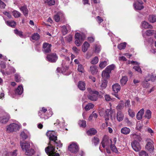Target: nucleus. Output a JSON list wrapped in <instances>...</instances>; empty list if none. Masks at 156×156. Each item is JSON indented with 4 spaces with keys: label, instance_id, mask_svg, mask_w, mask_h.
<instances>
[{
    "label": "nucleus",
    "instance_id": "412c9836",
    "mask_svg": "<svg viewBox=\"0 0 156 156\" xmlns=\"http://www.w3.org/2000/svg\"><path fill=\"white\" fill-rule=\"evenodd\" d=\"M120 85L118 83H116L113 85L112 89L115 93H117L120 90Z\"/></svg>",
    "mask_w": 156,
    "mask_h": 156
},
{
    "label": "nucleus",
    "instance_id": "a18cd8bd",
    "mask_svg": "<svg viewBox=\"0 0 156 156\" xmlns=\"http://www.w3.org/2000/svg\"><path fill=\"white\" fill-rule=\"evenodd\" d=\"M14 32L16 34L20 37H22L23 36V32L21 31H19L16 29L14 30Z\"/></svg>",
    "mask_w": 156,
    "mask_h": 156
},
{
    "label": "nucleus",
    "instance_id": "423d86ee",
    "mask_svg": "<svg viewBox=\"0 0 156 156\" xmlns=\"http://www.w3.org/2000/svg\"><path fill=\"white\" fill-rule=\"evenodd\" d=\"M75 37L76 44L77 46H80L85 38V35L83 34H80L77 33L75 34Z\"/></svg>",
    "mask_w": 156,
    "mask_h": 156
},
{
    "label": "nucleus",
    "instance_id": "774afa93",
    "mask_svg": "<svg viewBox=\"0 0 156 156\" xmlns=\"http://www.w3.org/2000/svg\"><path fill=\"white\" fill-rule=\"evenodd\" d=\"M125 121L128 125H131L132 124V122L129 120L127 118H125Z\"/></svg>",
    "mask_w": 156,
    "mask_h": 156
},
{
    "label": "nucleus",
    "instance_id": "37998d69",
    "mask_svg": "<svg viewBox=\"0 0 156 156\" xmlns=\"http://www.w3.org/2000/svg\"><path fill=\"white\" fill-rule=\"evenodd\" d=\"M126 43L125 42L121 43L118 45V48L119 49L122 50L124 49L126 47Z\"/></svg>",
    "mask_w": 156,
    "mask_h": 156
},
{
    "label": "nucleus",
    "instance_id": "0e129e2a",
    "mask_svg": "<svg viewBox=\"0 0 156 156\" xmlns=\"http://www.w3.org/2000/svg\"><path fill=\"white\" fill-rule=\"evenodd\" d=\"M3 13L6 16L9 18H11L12 17L11 15L9 12H3Z\"/></svg>",
    "mask_w": 156,
    "mask_h": 156
},
{
    "label": "nucleus",
    "instance_id": "bb28decb",
    "mask_svg": "<svg viewBox=\"0 0 156 156\" xmlns=\"http://www.w3.org/2000/svg\"><path fill=\"white\" fill-rule=\"evenodd\" d=\"M90 46V44L87 41H85L82 46V50L83 52L86 51Z\"/></svg>",
    "mask_w": 156,
    "mask_h": 156
},
{
    "label": "nucleus",
    "instance_id": "4c0bfd02",
    "mask_svg": "<svg viewBox=\"0 0 156 156\" xmlns=\"http://www.w3.org/2000/svg\"><path fill=\"white\" fill-rule=\"evenodd\" d=\"M108 61V60L100 62L99 65V67L101 69L105 67L107 65Z\"/></svg>",
    "mask_w": 156,
    "mask_h": 156
},
{
    "label": "nucleus",
    "instance_id": "6e6d98bb",
    "mask_svg": "<svg viewBox=\"0 0 156 156\" xmlns=\"http://www.w3.org/2000/svg\"><path fill=\"white\" fill-rule=\"evenodd\" d=\"M140 156H148V154L145 151H142L139 152Z\"/></svg>",
    "mask_w": 156,
    "mask_h": 156
},
{
    "label": "nucleus",
    "instance_id": "69168bd1",
    "mask_svg": "<svg viewBox=\"0 0 156 156\" xmlns=\"http://www.w3.org/2000/svg\"><path fill=\"white\" fill-rule=\"evenodd\" d=\"M17 150H15L11 153V156H16L17 155Z\"/></svg>",
    "mask_w": 156,
    "mask_h": 156
},
{
    "label": "nucleus",
    "instance_id": "b1692460",
    "mask_svg": "<svg viewBox=\"0 0 156 156\" xmlns=\"http://www.w3.org/2000/svg\"><path fill=\"white\" fill-rule=\"evenodd\" d=\"M25 154L27 156H32L33 155L34 153V151L33 149L31 148H28L25 151Z\"/></svg>",
    "mask_w": 156,
    "mask_h": 156
},
{
    "label": "nucleus",
    "instance_id": "7ed1b4c3",
    "mask_svg": "<svg viewBox=\"0 0 156 156\" xmlns=\"http://www.w3.org/2000/svg\"><path fill=\"white\" fill-rule=\"evenodd\" d=\"M87 90L89 93L87 96L88 99L93 101H97L98 99L99 92L95 90H93L90 88H88Z\"/></svg>",
    "mask_w": 156,
    "mask_h": 156
},
{
    "label": "nucleus",
    "instance_id": "2f4dec72",
    "mask_svg": "<svg viewBox=\"0 0 156 156\" xmlns=\"http://www.w3.org/2000/svg\"><path fill=\"white\" fill-rule=\"evenodd\" d=\"M110 73L106 71L105 69L102 72V76L103 78H108L109 77Z\"/></svg>",
    "mask_w": 156,
    "mask_h": 156
},
{
    "label": "nucleus",
    "instance_id": "20e7f679",
    "mask_svg": "<svg viewBox=\"0 0 156 156\" xmlns=\"http://www.w3.org/2000/svg\"><path fill=\"white\" fill-rule=\"evenodd\" d=\"M52 114V112L51 111L49 110L48 111L47 109L44 107L41 108L38 112V115L41 118L44 119H48Z\"/></svg>",
    "mask_w": 156,
    "mask_h": 156
},
{
    "label": "nucleus",
    "instance_id": "e2e57ef3",
    "mask_svg": "<svg viewBox=\"0 0 156 156\" xmlns=\"http://www.w3.org/2000/svg\"><path fill=\"white\" fill-rule=\"evenodd\" d=\"M5 5V4L1 0H0V8L1 9H4Z\"/></svg>",
    "mask_w": 156,
    "mask_h": 156
},
{
    "label": "nucleus",
    "instance_id": "c03bdc74",
    "mask_svg": "<svg viewBox=\"0 0 156 156\" xmlns=\"http://www.w3.org/2000/svg\"><path fill=\"white\" fill-rule=\"evenodd\" d=\"M98 58L95 56L91 60V63L93 64H96L98 63Z\"/></svg>",
    "mask_w": 156,
    "mask_h": 156
},
{
    "label": "nucleus",
    "instance_id": "473e14b6",
    "mask_svg": "<svg viewBox=\"0 0 156 156\" xmlns=\"http://www.w3.org/2000/svg\"><path fill=\"white\" fill-rule=\"evenodd\" d=\"M149 21L151 23H154L156 21V16L154 15L149 16L148 19Z\"/></svg>",
    "mask_w": 156,
    "mask_h": 156
},
{
    "label": "nucleus",
    "instance_id": "f8f14e48",
    "mask_svg": "<svg viewBox=\"0 0 156 156\" xmlns=\"http://www.w3.org/2000/svg\"><path fill=\"white\" fill-rule=\"evenodd\" d=\"M51 45L47 43H44L43 44V51L44 53H48L51 51Z\"/></svg>",
    "mask_w": 156,
    "mask_h": 156
},
{
    "label": "nucleus",
    "instance_id": "393cba45",
    "mask_svg": "<svg viewBox=\"0 0 156 156\" xmlns=\"http://www.w3.org/2000/svg\"><path fill=\"white\" fill-rule=\"evenodd\" d=\"M20 10L23 12L24 15L27 16L28 14V11L27 6H22L20 8Z\"/></svg>",
    "mask_w": 156,
    "mask_h": 156
},
{
    "label": "nucleus",
    "instance_id": "f3484780",
    "mask_svg": "<svg viewBox=\"0 0 156 156\" xmlns=\"http://www.w3.org/2000/svg\"><path fill=\"white\" fill-rule=\"evenodd\" d=\"M64 17V14L61 12H58L54 16V19L56 22L59 21L60 19H62Z\"/></svg>",
    "mask_w": 156,
    "mask_h": 156
},
{
    "label": "nucleus",
    "instance_id": "72a5a7b5",
    "mask_svg": "<svg viewBox=\"0 0 156 156\" xmlns=\"http://www.w3.org/2000/svg\"><path fill=\"white\" fill-rule=\"evenodd\" d=\"M94 105L93 104L89 103L84 108L86 111H88L93 108Z\"/></svg>",
    "mask_w": 156,
    "mask_h": 156
},
{
    "label": "nucleus",
    "instance_id": "c9c22d12",
    "mask_svg": "<svg viewBox=\"0 0 156 156\" xmlns=\"http://www.w3.org/2000/svg\"><path fill=\"white\" fill-rule=\"evenodd\" d=\"M155 33V31L153 30H147L145 32L146 35L148 36L153 35Z\"/></svg>",
    "mask_w": 156,
    "mask_h": 156
},
{
    "label": "nucleus",
    "instance_id": "5fc2aeb1",
    "mask_svg": "<svg viewBox=\"0 0 156 156\" xmlns=\"http://www.w3.org/2000/svg\"><path fill=\"white\" fill-rule=\"evenodd\" d=\"M124 107L123 103H120L116 107V109L117 110H120L123 109Z\"/></svg>",
    "mask_w": 156,
    "mask_h": 156
},
{
    "label": "nucleus",
    "instance_id": "f704fd0d",
    "mask_svg": "<svg viewBox=\"0 0 156 156\" xmlns=\"http://www.w3.org/2000/svg\"><path fill=\"white\" fill-rule=\"evenodd\" d=\"M40 35L37 33H34L31 36L32 39L35 41L38 40L40 38Z\"/></svg>",
    "mask_w": 156,
    "mask_h": 156
},
{
    "label": "nucleus",
    "instance_id": "cd10ccee",
    "mask_svg": "<svg viewBox=\"0 0 156 156\" xmlns=\"http://www.w3.org/2000/svg\"><path fill=\"white\" fill-rule=\"evenodd\" d=\"M130 129L126 127H124L122 128L121 130V133L127 135L130 132Z\"/></svg>",
    "mask_w": 156,
    "mask_h": 156
},
{
    "label": "nucleus",
    "instance_id": "9b49d317",
    "mask_svg": "<svg viewBox=\"0 0 156 156\" xmlns=\"http://www.w3.org/2000/svg\"><path fill=\"white\" fill-rule=\"evenodd\" d=\"M131 146L133 149L136 151H138L141 149L139 143L136 140L132 142Z\"/></svg>",
    "mask_w": 156,
    "mask_h": 156
},
{
    "label": "nucleus",
    "instance_id": "ddd939ff",
    "mask_svg": "<svg viewBox=\"0 0 156 156\" xmlns=\"http://www.w3.org/2000/svg\"><path fill=\"white\" fill-rule=\"evenodd\" d=\"M29 135V132L26 129L21 131L20 134V137L23 140L27 139Z\"/></svg>",
    "mask_w": 156,
    "mask_h": 156
},
{
    "label": "nucleus",
    "instance_id": "1a4fd4ad",
    "mask_svg": "<svg viewBox=\"0 0 156 156\" xmlns=\"http://www.w3.org/2000/svg\"><path fill=\"white\" fill-rule=\"evenodd\" d=\"M10 119L9 115L7 113L4 112L0 117V122L2 124H6Z\"/></svg>",
    "mask_w": 156,
    "mask_h": 156
},
{
    "label": "nucleus",
    "instance_id": "6e6552de",
    "mask_svg": "<svg viewBox=\"0 0 156 156\" xmlns=\"http://www.w3.org/2000/svg\"><path fill=\"white\" fill-rule=\"evenodd\" d=\"M46 58V60L49 62H55L57 60L58 57L55 53H53L48 54L47 55Z\"/></svg>",
    "mask_w": 156,
    "mask_h": 156
},
{
    "label": "nucleus",
    "instance_id": "aec40b11",
    "mask_svg": "<svg viewBox=\"0 0 156 156\" xmlns=\"http://www.w3.org/2000/svg\"><path fill=\"white\" fill-rule=\"evenodd\" d=\"M85 83L82 81H79L78 84V88L81 90H84L85 89Z\"/></svg>",
    "mask_w": 156,
    "mask_h": 156
},
{
    "label": "nucleus",
    "instance_id": "a878e982",
    "mask_svg": "<svg viewBox=\"0 0 156 156\" xmlns=\"http://www.w3.org/2000/svg\"><path fill=\"white\" fill-rule=\"evenodd\" d=\"M90 71L93 75L96 74L98 71L97 67L95 66H91L90 67Z\"/></svg>",
    "mask_w": 156,
    "mask_h": 156
},
{
    "label": "nucleus",
    "instance_id": "8fccbe9b",
    "mask_svg": "<svg viewBox=\"0 0 156 156\" xmlns=\"http://www.w3.org/2000/svg\"><path fill=\"white\" fill-rule=\"evenodd\" d=\"M137 72L140 73H142V71L140 67L138 66H134L133 68Z\"/></svg>",
    "mask_w": 156,
    "mask_h": 156
},
{
    "label": "nucleus",
    "instance_id": "79ce46f5",
    "mask_svg": "<svg viewBox=\"0 0 156 156\" xmlns=\"http://www.w3.org/2000/svg\"><path fill=\"white\" fill-rule=\"evenodd\" d=\"M107 81L106 80H103L102 81L101 84V87L102 89L105 88L107 84Z\"/></svg>",
    "mask_w": 156,
    "mask_h": 156
},
{
    "label": "nucleus",
    "instance_id": "2eb2a0df",
    "mask_svg": "<svg viewBox=\"0 0 156 156\" xmlns=\"http://www.w3.org/2000/svg\"><path fill=\"white\" fill-rule=\"evenodd\" d=\"M145 148L151 153H152L154 149L153 144L150 142H147Z\"/></svg>",
    "mask_w": 156,
    "mask_h": 156
},
{
    "label": "nucleus",
    "instance_id": "4d7b16f0",
    "mask_svg": "<svg viewBox=\"0 0 156 156\" xmlns=\"http://www.w3.org/2000/svg\"><path fill=\"white\" fill-rule=\"evenodd\" d=\"M80 124V126L83 127H85L86 126V121H80L79 122Z\"/></svg>",
    "mask_w": 156,
    "mask_h": 156
},
{
    "label": "nucleus",
    "instance_id": "9d476101",
    "mask_svg": "<svg viewBox=\"0 0 156 156\" xmlns=\"http://www.w3.org/2000/svg\"><path fill=\"white\" fill-rule=\"evenodd\" d=\"M142 1L137 0L133 4V6L136 10H141L144 8Z\"/></svg>",
    "mask_w": 156,
    "mask_h": 156
},
{
    "label": "nucleus",
    "instance_id": "052dcab7",
    "mask_svg": "<svg viewBox=\"0 0 156 156\" xmlns=\"http://www.w3.org/2000/svg\"><path fill=\"white\" fill-rule=\"evenodd\" d=\"M100 47L96 45L95 46V53H99L100 51Z\"/></svg>",
    "mask_w": 156,
    "mask_h": 156
},
{
    "label": "nucleus",
    "instance_id": "13d9d810",
    "mask_svg": "<svg viewBox=\"0 0 156 156\" xmlns=\"http://www.w3.org/2000/svg\"><path fill=\"white\" fill-rule=\"evenodd\" d=\"M105 98L107 101H109L113 100L110 96L108 94H106L105 96Z\"/></svg>",
    "mask_w": 156,
    "mask_h": 156
},
{
    "label": "nucleus",
    "instance_id": "c85d7f7f",
    "mask_svg": "<svg viewBox=\"0 0 156 156\" xmlns=\"http://www.w3.org/2000/svg\"><path fill=\"white\" fill-rule=\"evenodd\" d=\"M97 133V130L94 128L90 129L87 132V133L88 136L94 135Z\"/></svg>",
    "mask_w": 156,
    "mask_h": 156
},
{
    "label": "nucleus",
    "instance_id": "de8ad7c7",
    "mask_svg": "<svg viewBox=\"0 0 156 156\" xmlns=\"http://www.w3.org/2000/svg\"><path fill=\"white\" fill-rule=\"evenodd\" d=\"M13 13L14 16L16 18L20 17L21 15V14L19 12L16 10L13 11Z\"/></svg>",
    "mask_w": 156,
    "mask_h": 156
},
{
    "label": "nucleus",
    "instance_id": "f257e3e1",
    "mask_svg": "<svg viewBox=\"0 0 156 156\" xmlns=\"http://www.w3.org/2000/svg\"><path fill=\"white\" fill-rule=\"evenodd\" d=\"M47 135L50 140L48 144V146L45 148V150L48 156H59L58 153H56L55 152V147L53 145H55L57 147H61L62 146V144L60 140H58L57 135L55 132L53 131H49L47 133ZM58 149V148L57 147Z\"/></svg>",
    "mask_w": 156,
    "mask_h": 156
},
{
    "label": "nucleus",
    "instance_id": "603ef678",
    "mask_svg": "<svg viewBox=\"0 0 156 156\" xmlns=\"http://www.w3.org/2000/svg\"><path fill=\"white\" fill-rule=\"evenodd\" d=\"M15 80L16 82H19L21 81L20 76L18 74H16L15 75Z\"/></svg>",
    "mask_w": 156,
    "mask_h": 156
},
{
    "label": "nucleus",
    "instance_id": "6ab92c4d",
    "mask_svg": "<svg viewBox=\"0 0 156 156\" xmlns=\"http://www.w3.org/2000/svg\"><path fill=\"white\" fill-rule=\"evenodd\" d=\"M23 90V86L20 85L19 86L15 89V92L16 94L20 95L22 94Z\"/></svg>",
    "mask_w": 156,
    "mask_h": 156
},
{
    "label": "nucleus",
    "instance_id": "864d4df0",
    "mask_svg": "<svg viewBox=\"0 0 156 156\" xmlns=\"http://www.w3.org/2000/svg\"><path fill=\"white\" fill-rule=\"evenodd\" d=\"M62 30L63 35H65L67 33V30L66 27L65 26H64L62 27Z\"/></svg>",
    "mask_w": 156,
    "mask_h": 156
},
{
    "label": "nucleus",
    "instance_id": "58836bf2",
    "mask_svg": "<svg viewBox=\"0 0 156 156\" xmlns=\"http://www.w3.org/2000/svg\"><path fill=\"white\" fill-rule=\"evenodd\" d=\"M115 67V66L114 65L112 64L108 66L105 69L106 70V71L110 73L111 71L114 69Z\"/></svg>",
    "mask_w": 156,
    "mask_h": 156
},
{
    "label": "nucleus",
    "instance_id": "0eeeda50",
    "mask_svg": "<svg viewBox=\"0 0 156 156\" xmlns=\"http://www.w3.org/2000/svg\"><path fill=\"white\" fill-rule=\"evenodd\" d=\"M79 150V146L76 143L72 142L69 145V151L72 153L76 154Z\"/></svg>",
    "mask_w": 156,
    "mask_h": 156
},
{
    "label": "nucleus",
    "instance_id": "680f3d73",
    "mask_svg": "<svg viewBox=\"0 0 156 156\" xmlns=\"http://www.w3.org/2000/svg\"><path fill=\"white\" fill-rule=\"evenodd\" d=\"M143 127L142 124L140 123H138L136 125V128L139 130H140Z\"/></svg>",
    "mask_w": 156,
    "mask_h": 156
},
{
    "label": "nucleus",
    "instance_id": "4be33fe9",
    "mask_svg": "<svg viewBox=\"0 0 156 156\" xmlns=\"http://www.w3.org/2000/svg\"><path fill=\"white\" fill-rule=\"evenodd\" d=\"M144 113V110L143 108L140 110L136 114V117L138 120H140L142 119V116Z\"/></svg>",
    "mask_w": 156,
    "mask_h": 156
},
{
    "label": "nucleus",
    "instance_id": "09e8293b",
    "mask_svg": "<svg viewBox=\"0 0 156 156\" xmlns=\"http://www.w3.org/2000/svg\"><path fill=\"white\" fill-rule=\"evenodd\" d=\"M128 114L129 116L133 118L135 116V113L130 108H129L128 111Z\"/></svg>",
    "mask_w": 156,
    "mask_h": 156
},
{
    "label": "nucleus",
    "instance_id": "5701e85b",
    "mask_svg": "<svg viewBox=\"0 0 156 156\" xmlns=\"http://www.w3.org/2000/svg\"><path fill=\"white\" fill-rule=\"evenodd\" d=\"M142 27L145 29L150 28L152 29L153 28V26L149 24L147 22L144 21L142 23Z\"/></svg>",
    "mask_w": 156,
    "mask_h": 156
},
{
    "label": "nucleus",
    "instance_id": "a211bd4d",
    "mask_svg": "<svg viewBox=\"0 0 156 156\" xmlns=\"http://www.w3.org/2000/svg\"><path fill=\"white\" fill-rule=\"evenodd\" d=\"M124 117V115L121 112L119 111L117 112L116 119L118 121L121 122L123 120Z\"/></svg>",
    "mask_w": 156,
    "mask_h": 156
},
{
    "label": "nucleus",
    "instance_id": "dca6fc26",
    "mask_svg": "<svg viewBox=\"0 0 156 156\" xmlns=\"http://www.w3.org/2000/svg\"><path fill=\"white\" fill-rule=\"evenodd\" d=\"M111 110L109 109H107L105 110V113L104 115V117L105 120L106 121V124H107V121L109 120L110 117H112V115H111Z\"/></svg>",
    "mask_w": 156,
    "mask_h": 156
},
{
    "label": "nucleus",
    "instance_id": "c756f323",
    "mask_svg": "<svg viewBox=\"0 0 156 156\" xmlns=\"http://www.w3.org/2000/svg\"><path fill=\"white\" fill-rule=\"evenodd\" d=\"M151 116V112L149 110H147L145 112L144 117L149 119Z\"/></svg>",
    "mask_w": 156,
    "mask_h": 156
},
{
    "label": "nucleus",
    "instance_id": "f03ea898",
    "mask_svg": "<svg viewBox=\"0 0 156 156\" xmlns=\"http://www.w3.org/2000/svg\"><path fill=\"white\" fill-rule=\"evenodd\" d=\"M62 56L65 58V60H63L62 68L60 69L59 68H58L57 71L58 73H62L64 75H67L68 73V57L65 58L64 55H62Z\"/></svg>",
    "mask_w": 156,
    "mask_h": 156
},
{
    "label": "nucleus",
    "instance_id": "e433bc0d",
    "mask_svg": "<svg viewBox=\"0 0 156 156\" xmlns=\"http://www.w3.org/2000/svg\"><path fill=\"white\" fill-rule=\"evenodd\" d=\"M92 142L96 146L97 145L99 142V138L96 137H94L92 140Z\"/></svg>",
    "mask_w": 156,
    "mask_h": 156
},
{
    "label": "nucleus",
    "instance_id": "3c124183",
    "mask_svg": "<svg viewBox=\"0 0 156 156\" xmlns=\"http://www.w3.org/2000/svg\"><path fill=\"white\" fill-rule=\"evenodd\" d=\"M78 70L81 73H83L84 71V68L82 65H79L78 66Z\"/></svg>",
    "mask_w": 156,
    "mask_h": 156
},
{
    "label": "nucleus",
    "instance_id": "bf43d9fd",
    "mask_svg": "<svg viewBox=\"0 0 156 156\" xmlns=\"http://www.w3.org/2000/svg\"><path fill=\"white\" fill-rule=\"evenodd\" d=\"M110 148L113 151L116 152L117 151L116 147L114 144H111L110 145Z\"/></svg>",
    "mask_w": 156,
    "mask_h": 156
},
{
    "label": "nucleus",
    "instance_id": "39448f33",
    "mask_svg": "<svg viewBox=\"0 0 156 156\" xmlns=\"http://www.w3.org/2000/svg\"><path fill=\"white\" fill-rule=\"evenodd\" d=\"M19 124L15 123H12L7 125L6 127V131L8 133H12L20 129Z\"/></svg>",
    "mask_w": 156,
    "mask_h": 156
},
{
    "label": "nucleus",
    "instance_id": "4468645a",
    "mask_svg": "<svg viewBox=\"0 0 156 156\" xmlns=\"http://www.w3.org/2000/svg\"><path fill=\"white\" fill-rule=\"evenodd\" d=\"M20 145L22 150L25 151L26 150L30 148V144L27 142H21L20 143Z\"/></svg>",
    "mask_w": 156,
    "mask_h": 156
},
{
    "label": "nucleus",
    "instance_id": "338daca9",
    "mask_svg": "<svg viewBox=\"0 0 156 156\" xmlns=\"http://www.w3.org/2000/svg\"><path fill=\"white\" fill-rule=\"evenodd\" d=\"M88 40L90 43H92L94 41V38L92 37H89L88 38Z\"/></svg>",
    "mask_w": 156,
    "mask_h": 156
},
{
    "label": "nucleus",
    "instance_id": "ea45409f",
    "mask_svg": "<svg viewBox=\"0 0 156 156\" xmlns=\"http://www.w3.org/2000/svg\"><path fill=\"white\" fill-rule=\"evenodd\" d=\"M128 80L127 77L124 76L120 80V82L122 85H125Z\"/></svg>",
    "mask_w": 156,
    "mask_h": 156
},
{
    "label": "nucleus",
    "instance_id": "7c9ffc66",
    "mask_svg": "<svg viewBox=\"0 0 156 156\" xmlns=\"http://www.w3.org/2000/svg\"><path fill=\"white\" fill-rule=\"evenodd\" d=\"M108 142L109 140L107 138H104L103 139L101 143L102 147L104 148L105 146L108 145Z\"/></svg>",
    "mask_w": 156,
    "mask_h": 156
},
{
    "label": "nucleus",
    "instance_id": "49530a36",
    "mask_svg": "<svg viewBox=\"0 0 156 156\" xmlns=\"http://www.w3.org/2000/svg\"><path fill=\"white\" fill-rule=\"evenodd\" d=\"M45 2L49 5H53L55 4V0H45Z\"/></svg>",
    "mask_w": 156,
    "mask_h": 156
},
{
    "label": "nucleus",
    "instance_id": "a19ab883",
    "mask_svg": "<svg viewBox=\"0 0 156 156\" xmlns=\"http://www.w3.org/2000/svg\"><path fill=\"white\" fill-rule=\"evenodd\" d=\"M6 23L8 25L13 27H15L16 25V23L14 21H7Z\"/></svg>",
    "mask_w": 156,
    "mask_h": 156
}]
</instances>
